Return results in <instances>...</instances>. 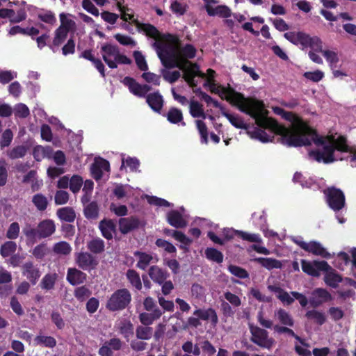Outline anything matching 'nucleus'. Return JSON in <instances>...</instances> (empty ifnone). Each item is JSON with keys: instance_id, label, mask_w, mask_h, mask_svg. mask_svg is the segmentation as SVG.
<instances>
[{"instance_id": "nucleus-1", "label": "nucleus", "mask_w": 356, "mask_h": 356, "mask_svg": "<svg viewBox=\"0 0 356 356\" xmlns=\"http://www.w3.org/2000/svg\"><path fill=\"white\" fill-rule=\"evenodd\" d=\"M211 90L222 99H226L241 111L250 115L261 128L269 129L280 136L281 143L289 147L307 146L314 143L313 136H318L315 131L308 127L301 119L292 113L286 112L282 108L274 107L275 113L282 116L291 122V128L279 124L273 119L267 116L263 102L251 98H245L242 94L231 88L216 86L209 81L206 83Z\"/></svg>"}, {"instance_id": "nucleus-2", "label": "nucleus", "mask_w": 356, "mask_h": 356, "mask_svg": "<svg viewBox=\"0 0 356 356\" xmlns=\"http://www.w3.org/2000/svg\"><path fill=\"white\" fill-rule=\"evenodd\" d=\"M156 40L154 46L162 64L166 67L179 68L184 73L183 78L191 87H196L199 79H206L204 86L209 90V86L206 85L209 81L218 86L214 80L215 71L209 69L207 74H204L200 71L196 64L188 60L195 56L196 49L193 46L186 44L181 47L178 38L171 34L165 35Z\"/></svg>"}, {"instance_id": "nucleus-3", "label": "nucleus", "mask_w": 356, "mask_h": 356, "mask_svg": "<svg viewBox=\"0 0 356 356\" xmlns=\"http://www.w3.org/2000/svg\"><path fill=\"white\" fill-rule=\"evenodd\" d=\"M313 138L317 149L309 152L310 159L325 163L348 158L351 161H356V152L350 150L344 137L314 136Z\"/></svg>"}, {"instance_id": "nucleus-4", "label": "nucleus", "mask_w": 356, "mask_h": 356, "mask_svg": "<svg viewBox=\"0 0 356 356\" xmlns=\"http://www.w3.org/2000/svg\"><path fill=\"white\" fill-rule=\"evenodd\" d=\"M100 52L103 60L110 68H117L119 64L127 65L131 63V60L121 54L117 46L111 44H102Z\"/></svg>"}, {"instance_id": "nucleus-5", "label": "nucleus", "mask_w": 356, "mask_h": 356, "mask_svg": "<svg viewBox=\"0 0 356 356\" xmlns=\"http://www.w3.org/2000/svg\"><path fill=\"white\" fill-rule=\"evenodd\" d=\"M118 8L121 13V18L124 21H132L137 28L143 31L147 35L157 40L160 38L161 34L156 28L149 24H142L134 19V15L131 9L124 6L120 2L117 3Z\"/></svg>"}, {"instance_id": "nucleus-6", "label": "nucleus", "mask_w": 356, "mask_h": 356, "mask_svg": "<svg viewBox=\"0 0 356 356\" xmlns=\"http://www.w3.org/2000/svg\"><path fill=\"white\" fill-rule=\"evenodd\" d=\"M291 241L296 245L300 246L304 250L312 253L314 255L321 256L323 258H330V254L327 252L322 244L316 241L305 242L301 236H291Z\"/></svg>"}, {"instance_id": "nucleus-7", "label": "nucleus", "mask_w": 356, "mask_h": 356, "mask_svg": "<svg viewBox=\"0 0 356 356\" xmlns=\"http://www.w3.org/2000/svg\"><path fill=\"white\" fill-rule=\"evenodd\" d=\"M131 299V296L128 290L120 289L113 293L106 307L112 311L122 309L129 304Z\"/></svg>"}, {"instance_id": "nucleus-8", "label": "nucleus", "mask_w": 356, "mask_h": 356, "mask_svg": "<svg viewBox=\"0 0 356 356\" xmlns=\"http://www.w3.org/2000/svg\"><path fill=\"white\" fill-rule=\"evenodd\" d=\"M216 3L205 6V9L209 16H218L225 18V24L229 28L234 26V21L232 18V11L229 7L225 5L216 6Z\"/></svg>"}, {"instance_id": "nucleus-9", "label": "nucleus", "mask_w": 356, "mask_h": 356, "mask_svg": "<svg viewBox=\"0 0 356 356\" xmlns=\"http://www.w3.org/2000/svg\"><path fill=\"white\" fill-rule=\"evenodd\" d=\"M251 341L261 348L270 349L275 344V340L268 336V332L257 326H250Z\"/></svg>"}, {"instance_id": "nucleus-10", "label": "nucleus", "mask_w": 356, "mask_h": 356, "mask_svg": "<svg viewBox=\"0 0 356 356\" xmlns=\"http://www.w3.org/2000/svg\"><path fill=\"white\" fill-rule=\"evenodd\" d=\"M324 193L329 207L334 211L341 210L345 206V196L341 190L329 188L324 191Z\"/></svg>"}, {"instance_id": "nucleus-11", "label": "nucleus", "mask_w": 356, "mask_h": 356, "mask_svg": "<svg viewBox=\"0 0 356 356\" xmlns=\"http://www.w3.org/2000/svg\"><path fill=\"white\" fill-rule=\"evenodd\" d=\"M302 270L307 274L318 277L320 271H328L331 266L325 261H309L305 259L301 261Z\"/></svg>"}, {"instance_id": "nucleus-12", "label": "nucleus", "mask_w": 356, "mask_h": 356, "mask_svg": "<svg viewBox=\"0 0 356 356\" xmlns=\"http://www.w3.org/2000/svg\"><path fill=\"white\" fill-rule=\"evenodd\" d=\"M122 82L129 88L130 92L139 97H145L146 94L151 90L148 85L139 84L134 79L129 76L124 78Z\"/></svg>"}, {"instance_id": "nucleus-13", "label": "nucleus", "mask_w": 356, "mask_h": 356, "mask_svg": "<svg viewBox=\"0 0 356 356\" xmlns=\"http://www.w3.org/2000/svg\"><path fill=\"white\" fill-rule=\"evenodd\" d=\"M13 6H8L0 10V18L8 19L12 23H18L25 19L26 13L24 10H15Z\"/></svg>"}, {"instance_id": "nucleus-14", "label": "nucleus", "mask_w": 356, "mask_h": 356, "mask_svg": "<svg viewBox=\"0 0 356 356\" xmlns=\"http://www.w3.org/2000/svg\"><path fill=\"white\" fill-rule=\"evenodd\" d=\"M109 170L108 161L102 158H96L90 168L92 176L96 180L100 179L104 174L108 172Z\"/></svg>"}, {"instance_id": "nucleus-15", "label": "nucleus", "mask_w": 356, "mask_h": 356, "mask_svg": "<svg viewBox=\"0 0 356 356\" xmlns=\"http://www.w3.org/2000/svg\"><path fill=\"white\" fill-rule=\"evenodd\" d=\"M181 212L172 210L168 213L167 220L168 222L175 228H182L187 225V220L184 214V209H181Z\"/></svg>"}, {"instance_id": "nucleus-16", "label": "nucleus", "mask_w": 356, "mask_h": 356, "mask_svg": "<svg viewBox=\"0 0 356 356\" xmlns=\"http://www.w3.org/2000/svg\"><path fill=\"white\" fill-rule=\"evenodd\" d=\"M268 289L274 293L277 299H279L284 305H290L294 302L293 296L291 293H289L287 291L282 289L279 284H270L268 286Z\"/></svg>"}, {"instance_id": "nucleus-17", "label": "nucleus", "mask_w": 356, "mask_h": 356, "mask_svg": "<svg viewBox=\"0 0 356 356\" xmlns=\"http://www.w3.org/2000/svg\"><path fill=\"white\" fill-rule=\"evenodd\" d=\"M122 347V341L118 338H112L106 341L99 350L100 356H113V352L119 350Z\"/></svg>"}, {"instance_id": "nucleus-18", "label": "nucleus", "mask_w": 356, "mask_h": 356, "mask_svg": "<svg viewBox=\"0 0 356 356\" xmlns=\"http://www.w3.org/2000/svg\"><path fill=\"white\" fill-rule=\"evenodd\" d=\"M22 274L32 284H35L40 277L39 269L31 261H27L23 264Z\"/></svg>"}, {"instance_id": "nucleus-19", "label": "nucleus", "mask_w": 356, "mask_h": 356, "mask_svg": "<svg viewBox=\"0 0 356 356\" xmlns=\"http://www.w3.org/2000/svg\"><path fill=\"white\" fill-rule=\"evenodd\" d=\"M330 299L331 296L327 291L318 288L312 293L309 302L312 306L317 307L323 302L329 301Z\"/></svg>"}, {"instance_id": "nucleus-20", "label": "nucleus", "mask_w": 356, "mask_h": 356, "mask_svg": "<svg viewBox=\"0 0 356 356\" xmlns=\"http://www.w3.org/2000/svg\"><path fill=\"white\" fill-rule=\"evenodd\" d=\"M55 224L53 220L49 219L44 220L38 225L39 238L50 236L55 232Z\"/></svg>"}, {"instance_id": "nucleus-21", "label": "nucleus", "mask_w": 356, "mask_h": 356, "mask_svg": "<svg viewBox=\"0 0 356 356\" xmlns=\"http://www.w3.org/2000/svg\"><path fill=\"white\" fill-rule=\"evenodd\" d=\"M76 261L78 266L83 270H87L96 265L93 257L88 252L76 254Z\"/></svg>"}, {"instance_id": "nucleus-22", "label": "nucleus", "mask_w": 356, "mask_h": 356, "mask_svg": "<svg viewBox=\"0 0 356 356\" xmlns=\"http://www.w3.org/2000/svg\"><path fill=\"white\" fill-rule=\"evenodd\" d=\"M146 102L155 112H160L163 105V97L159 92L150 93L147 95Z\"/></svg>"}, {"instance_id": "nucleus-23", "label": "nucleus", "mask_w": 356, "mask_h": 356, "mask_svg": "<svg viewBox=\"0 0 356 356\" xmlns=\"http://www.w3.org/2000/svg\"><path fill=\"white\" fill-rule=\"evenodd\" d=\"M162 315V312L159 308H155V309L152 312V313L147 312H141L139 314V320L140 322L144 325H150L154 321L159 319Z\"/></svg>"}, {"instance_id": "nucleus-24", "label": "nucleus", "mask_w": 356, "mask_h": 356, "mask_svg": "<svg viewBox=\"0 0 356 356\" xmlns=\"http://www.w3.org/2000/svg\"><path fill=\"white\" fill-rule=\"evenodd\" d=\"M139 220L134 217L123 218L119 220L120 230L122 234H127L134 229L138 227Z\"/></svg>"}, {"instance_id": "nucleus-25", "label": "nucleus", "mask_w": 356, "mask_h": 356, "mask_svg": "<svg viewBox=\"0 0 356 356\" xmlns=\"http://www.w3.org/2000/svg\"><path fill=\"white\" fill-rule=\"evenodd\" d=\"M86 278V275L76 268H70L67 270V280L72 285L83 283Z\"/></svg>"}, {"instance_id": "nucleus-26", "label": "nucleus", "mask_w": 356, "mask_h": 356, "mask_svg": "<svg viewBox=\"0 0 356 356\" xmlns=\"http://www.w3.org/2000/svg\"><path fill=\"white\" fill-rule=\"evenodd\" d=\"M194 315L202 320L210 321L213 325H216L218 321L216 311L211 308L207 309H197L194 312Z\"/></svg>"}, {"instance_id": "nucleus-27", "label": "nucleus", "mask_w": 356, "mask_h": 356, "mask_svg": "<svg viewBox=\"0 0 356 356\" xmlns=\"http://www.w3.org/2000/svg\"><path fill=\"white\" fill-rule=\"evenodd\" d=\"M99 227L104 237L107 239L113 238L115 232V225L111 220H104L99 222Z\"/></svg>"}, {"instance_id": "nucleus-28", "label": "nucleus", "mask_w": 356, "mask_h": 356, "mask_svg": "<svg viewBox=\"0 0 356 356\" xmlns=\"http://www.w3.org/2000/svg\"><path fill=\"white\" fill-rule=\"evenodd\" d=\"M60 25L59 28L68 32L74 31L76 28V23L72 15L62 13L59 15Z\"/></svg>"}, {"instance_id": "nucleus-29", "label": "nucleus", "mask_w": 356, "mask_h": 356, "mask_svg": "<svg viewBox=\"0 0 356 356\" xmlns=\"http://www.w3.org/2000/svg\"><path fill=\"white\" fill-rule=\"evenodd\" d=\"M267 129L270 131V134H267L265 130L259 128L250 133L251 137L252 138L257 139L262 143L273 142L274 134H278L277 133L273 132L269 129Z\"/></svg>"}, {"instance_id": "nucleus-30", "label": "nucleus", "mask_w": 356, "mask_h": 356, "mask_svg": "<svg viewBox=\"0 0 356 356\" xmlns=\"http://www.w3.org/2000/svg\"><path fill=\"white\" fill-rule=\"evenodd\" d=\"M168 120L172 124H178L181 126H185V122L183 121V114L181 110L177 108H171L169 109L166 114Z\"/></svg>"}, {"instance_id": "nucleus-31", "label": "nucleus", "mask_w": 356, "mask_h": 356, "mask_svg": "<svg viewBox=\"0 0 356 356\" xmlns=\"http://www.w3.org/2000/svg\"><path fill=\"white\" fill-rule=\"evenodd\" d=\"M58 277V275L56 273H47L41 280V288L47 291L53 289Z\"/></svg>"}, {"instance_id": "nucleus-32", "label": "nucleus", "mask_w": 356, "mask_h": 356, "mask_svg": "<svg viewBox=\"0 0 356 356\" xmlns=\"http://www.w3.org/2000/svg\"><path fill=\"white\" fill-rule=\"evenodd\" d=\"M189 112L193 118H201L204 120L207 118L203 106L195 100H191L189 103Z\"/></svg>"}, {"instance_id": "nucleus-33", "label": "nucleus", "mask_w": 356, "mask_h": 356, "mask_svg": "<svg viewBox=\"0 0 356 356\" xmlns=\"http://www.w3.org/2000/svg\"><path fill=\"white\" fill-rule=\"evenodd\" d=\"M52 154V149L50 147H43L38 145L33 149V157L38 161H40L45 158L49 159Z\"/></svg>"}, {"instance_id": "nucleus-34", "label": "nucleus", "mask_w": 356, "mask_h": 356, "mask_svg": "<svg viewBox=\"0 0 356 356\" xmlns=\"http://www.w3.org/2000/svg\"><path fill=\"white\" fill-rule=\"evenodd\" d=\"M149 275L151 279L161 284L167 278V273L158 266H152L149 270Z\"/></svg>"}, {"instance_id": "nucleus-35", "label": "nucleus", "mask_w": 356, "mask_h": 356, "mask_svg": "<svg viewBox=\"0 0 356 356\" xmlns=\"http://www.w3.org/2000/svg\"><path fill=\"white\" fill-rule=\"evenodd\" d=\"M254 261L268 270L281 268L282 266L280 261L273 258L258 257L254 259Z\"/></svg>"}, {"instance_id": "nucleus-36", "label": "nucleus", "mask_w": 356, "mask_h": 356, "mask_svg": "<svg viewBox=\"0 0 356 356\" xmlns=\"http://www.w3.org/2000/svg\"><path fill=\"white\" fill-rule=\"evenodd\" d=\"M118 328L124 338L129 341V337L134 334V325L131 321L122 320L118 323Z\"/></svg>"}, {"instance_id": "nucleus-37", "label": "nucleus", "mask_w": 356, "mask_h": 356, "mask_svg": "<svg viewBox=\"0 0 356 356\" xmlns=\"http://www.w3.org/2000/svg\"><path fill=\"white\" fill-rule=\"evenodd\" d=\"M293 179L294 182L300 183L302 187L313 188V189L318 188L311 177H307L300 172H296Z\"/></svg>"}, {"instance_id": "nucleus-38", "label": "nucleus", "mask_w": 356, "mask_h": 356, "mask_svg": "<svg viewBox=\"0 0 356 356\" xmlns=\"http://www.w3.org/2000/svg\"><path fill=\"white\" fill-rule=\"evenodd\" d=\"M305 40V42L303 43V47H309L314 51H320L322 53L323 51L322 49V41L319 38L316 36L310 37L306 34Z\"/></svg>"}, {"instance_id": "nucleus-39", "label": "nucleus", "mask_w": 356, "mask_h": 356, "mask_svg": "<svg viewBox=\"0 0 356 356\" xmlns=\"http://www.w3.org/2000/svg\"><path fill=\"white\" fill-rule=\"evenodd\" d=\"M322 54L328 63L331 69L337 68L338 67L339 56L337 52L333 50L326 49L322 51Z\"/></svg>"}, {"instance_id": "nucleus-40", "label": "nucleus", "mask_w": 356, "mask_h": 356, "mask_svg": "<svg viewBox=\"0 0 356 356\" xmlns=\"http://www.w3.org/2000/svg\"><path fill=\"white\" fill-rule=\"evenodd\" d=\"M275 318L283 325L287 326L293 325L292 316L283 309H280L275 312Z\"/></svg>"}, {"instance_id": "nucleus-41", "label": "nucleus", "mask_w": 356, "mask_h": 356, "mask_svg": "<svg viewBox=\"0 0 356 356\" xmlns=\"http://www.w3.org/2000/svg\"><path fill=\"white\" fill-rule=\"evenodd\" d=\"M305 33L302 32H287L284 33V36L291 43L296 45L300 44L302 47L304 42H305Z\"/></svg>"}, {"instance_id": "nucleus-42", "label": "nucleus", "mask_w": 356, "mask_h": 356, "mask_svg": "<svg viewBox=\"0 0 356 356\" xmlns=\"http://www.w3.org/2000/svg\"><path fill=\"white\" fill-rule=\"evenodd\" d=\"M57 216L61 220L69 222H73L76 217L74 211L70 207L59 209L57 211Z\"/></svg>"}, {"instance_id": "nucleus-43", "label": "nucleus", "mask_w": 356, "mask_h": 356, "mask_svg": "<svg viewBox=\"0 0 356 356\" xmlns=\"http://www.w3.org/2000/svg\"><path fill=\"white\" fill-rule=\"evenodd\" d=\"M153 334L152 327L147 325H139L136 329V335L138 339L149 340L152 338Z\"/></svg>"}, {"instance_id": "nucleus-44", "label": "nucleus", "mask_w": 356, "mask_h": 356, "mask_svg": "<svg viewBox=\"0 0 356 356\" xmlns=\"http://www.w3.org/2000/svg\"><path fill=\"white\" fill-rule=\"evenodd\" d=\"M134 254L138 260L137 266L143 270L149 264L153 259L151 254L145 252H136Z\"/></svg>"}, {"instance_id": "nucleus-45", "label": "nucleus", "mask_w": 356, "mask_h": 356, "mask_svg": "<svg viewBox=\"0 0 356 356\" xmlns=\"http://www.w3.org/2000/svg\"><path fill=\"white\" fill-rule=\"evenodd\" d=\"M325 272L326 274L324 278L325 283L332 287H336L341 281V277L334 273L332 268L330 270Z\"/></svg>"}, {"instance_id": "nucleus-46", "label": "nucleus", "mask_w": 356, "mask_h": 356, "mask_svg": "<svg viewBox=\"0 0 356 356\" xmlns=\"http://www.w3.org/2000/svg\"><path fill=\"white\" fill-rule=\"evenodd\" d=\"M38 17L42 22L51 26L54 25L56 22L55 15L50 10H40L38 13Z\"/></svg>"}, {"instance_id": "nucleus-47", "label": "nucleus", "mask_w": 356, "mask_h": 356, "mask_svg": "<svg viewBox=\"0 0 356 356\" xmlns=\"http://www.w3.org/2000/svg\"><path fill=\"white\" fill-rule=\"evenodd\" d=\"M17 250V244L14 241H6L1 246L0 249L1 255L3 257H8L12 255Z\"/></svg>"}, {"instance_id": "nucleus-48", "label": "nucleus", "mask_w": 356, "mask_h": 356, "mask_svg": "<svg viewBox=\"0 0 356 356\" xmlns=\"http://www.w3.org/2000/svg\"><path fill=\"white\" fill-rule=\"evenodd\" d=\"M53 251L56 254L67 255L71 252L72 248L68 243L60 241L54 245Z\"/></svg>"}, {"instance_id": "nucleus-49", "label": "nucleus", "mask_w": 356, "mask_h": 356, "mask_svg": "<svg viewBox=\"0 0 356 356\" xmlns=\"http://www.w3.org/2000/svg\"><path fill=\"white\" fill-rule=\"evenodd\" d=\"M35 343L36 345L43 346L48 348H53L56 346V341L54 337L38 335L35 339Z\"/></svg>"}, {"instance_id": "nucleus-50", "label": "nucleus", "mask_w": 356, "mask_h": 356, "mask_svg": "<svg viewBox=\"0 0 356 356\" xmlns=\"http://www.w3.org/2000/svg\"><path fill=\"white\" fill-rule=\"evenodd\" d=\"M140 165L139 160L136 157H127L125 158L124 156L122 157V165L120 169L122 170L125 166L130 168L131 171H136Z\"/></svg>"}, {"instance_id": "nucleus-51", "label": "nucleus", "mask_w": 356, "mask_h": 356, "mask_svg": "<svg viewBox=\"0 0 356 356\" xmlns=\"http://www.w3.org/2000/svg\"><path fill=\"white\" fill-rule=\"evenodd\" d=\"M32 202L39 211L46 209L48 204L47 197L40 193L35 195L32 198Z\"/></svg>"}, {"instance_id": "nucleus-52", "label": "nucleus", "mask_w": 356, "mask_h": 356, "mask_svg": "<svg viewBox=\"0 0 356 356\" xmlns=\"http://www.w3.org/2000/svg\"><path fill=\"white\" fill-rule=\"evenodd\" d=\"M222 115L226 117L229 122L235 127L239 129L245 128V123L239 116L227 113L225 111L222 112Z\"/></svg>"}, {"instance_id": "nucleus-53", "label": "nucleus", "mask_w": 356, "mask_h": 356, "mask_svg": "<svg viewBox=\"0 0 356 356\" xmlns=\"http://www.w3.org/2000/svg\"><path fill=\"white\" fill-rule=\"evenodd\" d=\"M88 248L94 253H100L104 250V242L100 238H95L88 244Z\"/></svg>"}, {"instance_id": "nucleus-54", "label": "nucleus", "mask_w": 356, "mask_h": 356, "mask_svg": "<svg viewBox=\"0 0 356 356\" xmlns=\"http://www.w3.org/2000/svg\"><path fill=\"white\" fill-rule=\"evenodd\" d=\"M205 254L208 259L217 263H221L223 260L222 254L215 248H207L205 250Z\"/></svg>"}, {"instance_id": "nucleus-55", "label": "nucleus", "mask_w": 356, "mask_h": 356, "mask_svg": "<svg viewBox=\"0 0 356 356\" xmlns=\"http://www.w3.org/2000/svg\"><path fill=\"white\" fill-rule=\"evenodd\" d=\"M307 318L314 320L316 323L322 325L325 321V316L323 312L316 310H311L307 312Z\"/></svg>"}, {"instance_id": "nucleus-56", "label": "nucleus", "mask_w": 356, "mask_h": 356, "mask_svg": "<svg viewBox=\"0 0 356 356\" xmlns=\"http://www.w3.org/2000/svg\"><path fill=\"white\" fill-rule=\"evenodd\" d=\"M127 277L132 286L138 290L142 288V284L139 275L135 270H129L127 273Z\"/></svg>"}, {"instance_id": "nucleus-57", "label": "nucleus", "mask_w": 356, "mask_h": 356, "mask_svg": "<svg viewBox=\"0 0 356 356\" xmlns=\"http://www.w3.org/2000/svg\"><path fill=\"white\" fill-rule=\"evenodd\" d=\"M83 184V180L81 177L74 175L70 178L69 187L72 193H76L79 191Z\"/></svg>"}, {"instance_id": "nucleus-58", "label": "nucleus", "mask_w": 356, "mask_h": 356, "mask_svg": "<svg viewBox=\"0 0 356 356\" xmlns=\"http://www.w3.org/2000/svg\"><path fill=\"white\" fill-rule=\"evenodd\" d=\"M237 235H238L243 240L253 243H261L262 239L258 234L248 233L243 231H237Z\"/></svg>"}, {"instance_id": "nucleus-59", "label": "nucleus", "mask_w": 356, "mask_h": 356, "mask_svg": "<svg viewBox=\"0 0 356 356\" xmlns=\"http://www.w3.org/2000/svg\"><path fill=\"white\" fill-rule=\"evenodd\" d=\"M26 152V148L23 145L17 146L8 152V156L11 159H17L23 157Z\"/></svg>"}, {"instance_id": "nucleus-60", "label": "nucleus", "mask_w": 356, "mask_h": 356, "mask_svg": "<svg viewBox=\"0 0 356 356\" xmlns=\"http://www.w3.org/2000/svg\"><path fill=\"white\" fill-rule=\"evenodd\" d=\"M130 191V186L118 184L115 186L113 190V193L118 199H121L124 197L128 196Z\"/></svg>"}, {"instance_id": "nucleus-61", "label": "nucleus", "mask_w": 356, "mask_h": 356, "mask_svg": "<svg viewBox=\"0 0 356 356\" xmlns=\"http://www.w3.org/2000/svg\"><path fill=\"white\" fill-rule=\"evenodd\" d=\"M19 231L20 227L19 223L13 222L9 225L7 229L6 237L10 240L16 239L19 236Z\"/></svg>"}, {"instance_id": "nucleus-62", "label": "nucleus", "mask_w": 356, "mask_h": 356, "mask_svg": "<svg viewBox=\"0 0 356 356\" xmlns=\"http://www.w3.org/2000/svg\"><path fill=\"white\" fill-rule=\"evenodd\" d=\"M134 57L138 67L143 71H145L148 69L147 64L145 56L140 51H136L134 52Z\"/></svg>"}, {"instance_id": "nucleus-63", "label": "nucleus", "mask_w": 356, "mask_h": 356, "mask_svg": "<svg viewBox=\"0 0 356 356\" xmlns=\"http://www.w3.org/2000/svg\"><path fill=\"white\" fill-rule=\"evenodd\" d=\"M85 216L88 218H95L98 215V207L95 202L88 204L84 208Z\"/></svg>"}, {"instance_id": "nucleus-64", "label": "nucleus", "mask_w": 356, "mask_h": 356, "mask_svg": "<svg viewBox=\"0 0 356 356\" xmlns=\"http://www.w3.org/2000/svg\"><path fill=\"white\" fill-rule=\"evenodd\" d=\"M49 252V249L46 244L42 243L37 246H35L33 251L32 254L36 259H42L44 257L47 253Z\"/></svg>"}]
</instances>
